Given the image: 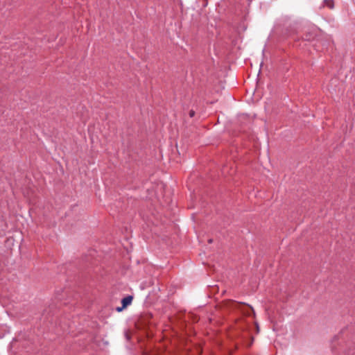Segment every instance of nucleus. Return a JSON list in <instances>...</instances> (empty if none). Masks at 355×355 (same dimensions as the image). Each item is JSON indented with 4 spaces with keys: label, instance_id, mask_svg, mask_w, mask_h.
I'll use <instances>...</instances> for the list:
<instances>
[{
    "label": "nucleus",
    "instance_id": "obj_1",
    "mask_svg": "<svg viewBox=\"0 0 355 355\" xmlns=\"http://www.w3.org/2000/svg\"><path fill=\"white\" fill-rule=\"evenodd\" d=\"M132 297L130 295H128L123 298L121 300L123 307L125 308L127 306L130 305L132 303Z\"/></svg>",
    "mask_w": 355,
    "mask_h": 355
},
{
    "label": "nucleus",
    "instance_id": "obj_3",
    "mask_svg": "<svg viewBox=\"0 0 355 355\" xmlns=\"http://www.w3.org/2000/svg\"><path fill=\"white\" fill-rule=\"evenodd\" d=\"M189 115L191 117H193L194 116V112L193 110L189 112Z\"/></svg>",
    "mask_w": 355,
    "mask_h": 355
},
{
    "label": "nucleus",
    "instance_id": "obj_2",
    "mask_svg": "<svg viewBox=\"0 0 355 355\" xmlns=\"http://www.w3.org/2000/svg\"><path fill=\"white\" fill-rule=\"evenodd\" d=\"M324 3L329 8H332L334 7V3L332 0H325Z\"/></svg>",
    "mask_w": 355,
    "mask_h": 355
},
{
    "label": "nucleus",
    "instance_id": "obj_4",
    "mask_svg": "<svg viewBox=\"0 0 355 355\" xmlns=\"http://www.w3.org/2000/svg\"><path fill=\"white\" fill-rule=\"evenodd\" d=\"M124 308H125V307H123V306H122V307H121V308H120V307H118V308L116 309V310H117L118 311H122Z\"/></svg>",
    "mask_w": 355,
    "mask_h": 355
}]
</instances>
